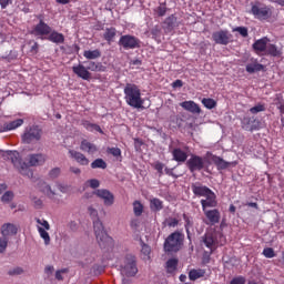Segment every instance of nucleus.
<instances>
[{
  "mask_svg": "<svg viewBox=\"0 0 284 284\" xmlns=\"http://www.w3.org/2000/svg\"><path fill=\"white\" fill-rule=\"evenodd\" d=\"M6 154L14 168L19 170L20 174L28 176V179H32L33 176L32 169L30 168H37L45 163V155L41 153L30 154L28 156V163L21 162V155L17 151H7Z\"/></svg>",
  "mask_w": 284,
  "mask_h": 284,
  "instance_id": "nucleus-1",
  "label": "nucleus"
},
{
  "mask_svg": "<svg viewBox=\"0 0 284 284\" xmlns=\"http://www.w3.org/2000/svg\"><path fill=\"white\" fill-rule=\"evenodd\" d=\"M254 52L260 54V57H283V48L272 43V40L267 37H263L256 40L252 45Z\"/></svg>",
  "mask_w": 284,
  "mask_h": 284,
  "instance_id": "nucleus-2",
  "label": "nucleus"
},
{
  "mask_svg": "<svg viewBox=\"0 0 284 284\" xmlns=\"http://www.w3.org/2000/svg\"><path fill=\"white\" fill-rule=\"evenodd\" d=\"M88 212L90 214V216H92L93 220V230H94V234L97 237V241L100 245V247H108V245H110V243H112V237H110L108 235V233L105 232V230L103 229V223L101 222V220H99V211H97V209L90 206L88 209Z\"/></svg>",
  "mask_w": 284,
  "mask_h": 284,
  "instance_id": "nucleus-3",
  "label": "nucleus"
},
{
  "mask_svg": "<svg viewBox=\"0 0 284 284\" xmlns=\"http://www.w3.org/2000/svg\"><path fill=\"white\" fill-rule=\"evenodd\" d=\"M124 99L131 108H135L136 110L143 108V103L145 100L141 98V89H139L135 84H126L124 88Z\"/></svg>",
  "mask_w": 284,
  "mask_h": 284,
  "instance_id": "nucleus-4",
  "label": "nucleus"
},
{
  "mask_svg": "<svg viewBox=\"0 0 284 284\" xmlns=\"http://www.w3.org/2000/svg\"><path fill=\"white\" fill-rule=\"evenodd\" d=\"M202 243L212 253L216 247H219V245H225V236H223V233L221 232L210 230L202 237Z\"/></svg>",
  "mask_w": 284,
  "mask_h": 284,
  "instance_id": "nucleus-5",
  "label": "nucleus"
},
{
  "mask_svg": "<svg viewBox=\"0 0 284 284\" xmlns=\"http://www.w3.org/2000/svg\"><path fill=\"white\" fill-rule=\"evenodd\" d=\"M181 245H183V235L179 232H174L166 237L164 242V251L179 252Z\"/></svg>",
  "mask_w": 284,
  "mask_h": 284,
  "instance_id": "nucleus-6",
  "label": "nucleus"
},
{
  "mask_svg": "<svg viewBox=\"0 0 284 284\" xmlns=\"http://www.w3.org/2000/svg\"><path fill=\"white\" fill-rule=\"evenodd\" d=\"M138 272L136 258L132 255H128L121 265L122 276H136Z\"/></svg>",
  "mask_w": 284,
  "mask_h": 284,
  "instance_id": "nucleus-7",
  "label": "nucleus"
},
{
  "mask_svg": "<svg viewBox=\"0 0 284 284\" xmlns=\"http://www.w3.org/2000/svg\"><path fill=\"white\" fill-rule=\"evenodd\" d=\"M43 134V131L39 126H29L26 129L22 141L24 143H34L37 141H41V136Z\"/></svg>",
  "mask_w": 284,
  "mask_h": 284,
  "instance_id": "nucleus-8",
  "label": "nucleus"
},
{
  "mask_svg": "<svg viewBox=\"0 0 284 284\" xmlns=\"http://www.w3.org/2000/svg\"><path fill=\"white\" fill-rule=\"evenodd\" d=\"M36 223H37V230L39 232L40 237L43 240L44 245H50V223L48 222V220L44 219H36Z\"/></svg>",
  "mask_w": 284,
  "mask_h": 284,
  "instance_id": "nucleus-9",
  "label": "nucleus"
},
{
  "mask_svg": "<svg viewBox=\"0 0 284 284\" xmlns=\"http://www.w3.org/2000/svg\"><path fill=\"white\" fill-rule=\"evenodd\" d=\"M212 39L217 45H227L232 41V33L227 30L215 31L212 34Z\"/></svg>",
  "mask_w": 284,
  "mask_h": 284,
  "instance_id": "nucleus-10",
  "label": "nucleus"
},
{
  "mask_svg": "<svg viewBox=\"0 0 284 284\" xmlns=\"http://www.w3.org/2000/svg\"><path fill=\"white\" fill-rule=\"evenodd\" d=\"M186 165L190 172H200L205 168V160L199 155H191L187 160Z\"/></svg>",
  "mask_w": 284,
  "mask_h": 284,
  "instance_id": "nucleus-11",
  "label": "nucleus"
},
{
  "mask_svg": "<svg viewBox=\"0 0 284 284\" xmlns=\"http://www.w3.org/2000/svg\"><path fill=\"white\" fill-rule=\"evenodd\" d=\"M252 14L255 17V19H260L261 21L265 19H270L272 16V11L266 6H253L251 9Z\"/></svg>",
  "mask_w": 284,
  "mask_h": 284,
  "instance_id": "nucleus-12",
  "label": "nucleus"
},
{
  "mask_svg": "<svg viewBox=\"0 0 284 284\" xmlns=\"http://www.w3.org/2000/svg\"><path fill=\"white\" fill-rule=\"evenodd\" d=\"M119 43L124 48V50H134L135 48H139V43H141V41L133 36H122Z\"/></svg>",
  "mask_w": 284,
  "mask_h": 284,
  "instance_id": "nucleus-13",
  "label": "nucleus"
},
{
  "mask_svg": "<svg viewBox=\"0 0 284 284\" xmlns=\"http://www.w3.org/2000/svg\"><path fill=\"white\" fill-rule=\"evenodd\" d=\"M94 194L95 196H98V199H101V201H103L106 207L114 205V194H112V192L105 189H99L94 191Z\"/></svg>",
  "mask_w": 284,
  "mask_h": 284,
  "instance_id": "nucleus-14",
  "label": "nucleus"
},
{
  "mask_svg": "<svg viewBox=\"0 0 284 284\" xmlns=\"http://www.w3.org/2000/svg\"><path fill=\"white\" fill-rule=\"evenodd\" d=\"M204 216H206V225H216L221 221V211L219 209L207 210L205 209Z\"/></svg>",
  "mask_w": 284,
  "mask_h": 284,
  "instance_id": "nucleus-15",
  "label": "nucleus"
},
{
  "mask_svg": "<svg viewBox=\"0 0 284 284\" xmlns=\"http://www.w3.org/2000/svg\"><path fill=\"white\" fill-rule=\"evenodd\" d=\"M201 205L203 212H205L207 207H216V205H219V202L216 201V194L213 191H209L204 199L201 200Z\"/></svg>",
  "mask_w": 284,
  "mask_h": 284,
  "instance_id": "nucleus-16",
  "label": "nucleus"
},
{
  "mask_svg": "<svg viewBox=\"0 0 284 284\" xmlns=\"http://www.w3.org/2000/svg\"><path fill=\"white\" fill-rule=\"evenodd\" d=\"M18 232H19V226H17V224L4 223L1 226V234L2 236H4V239H11V236H17Z\"/></svg>",
  "mask_w": 284,
  "mask_h": 284,
  "instance_id": "nucleus-17",
  "label": "nucleus"
},
{
  "mask_svg": "<svg viewBox=\"0 0 284 284\" xmlns=\"http://www.w3.org/2000/svg\"><path fill=\"white\" fill-rule=\"evenodd\" d=\"M73 72L79 77L80 79H83V81H90V78L92 77V73L88 70V67L79 63L77 65L72 67Z\"/></svg>",
  "mask_w": 284,
  "mask_h": 284,
  "instance_id": "nucleus-18",
  "label": "nucleus"
},
{
  "mask_svg": "<svg viewBox=\"0 0 284 284\" xmlns=\"http://www.w3.org/2000/svg\"><path fill=\"white\" fill-rule=\"evenodd\" d=\"M50 32H52V28L43 22V20H40V23L32 30V34L36 37H44V34H50Z\"/></svg>",
  "mask_w": 284,
  "mask_h": 284,
  "instance_id": "nucleus-19",
  "label": "nucleus"
},
{
  "mask_svg": "<svg viewBox=\"0 0 284 284\" xmlns=\"http://www.w3.org/2000/svg\"><path fill=\"white\" fill-rule=\"evenodd\" d=\"M69 156L77 161L79 165H90V160H88L87 156L79 151L69 150Z\"/></svg>",
  "mask_w": 284,
  "mask_h": 284,
  "instance_id": "nucleus-20",
  "label": "nucleus"
},
{
  "mask_svg": "<svg viewBox=\"0 0 284 284\" xmlns=\"http://www.w3.org/2000/svg\"><path fill=\"white\" fill-rule=\"evenodd\" d=\"M180 105L183 108V110H186L192 114H201V106H199V104H196L194 101H184L181 102Z\"/></svg>",
  "mask_w": 284,
  "mask_h": 284,
  "instance_id": "nucleus-21",
  "label": "nucleus"
},
{
  "mask_svg": "<svg viewBox=\"0 0 284 284\" xmlns=\"http://www.w3.org/2000/svg\"><path fill=\"white\" fill-rule=\"evenodd\" d=\"M21 125H23V119L11 121L9 123L3 124L2 129H0V133L17 130V128H21Z\"/></svg>",
  "mask_w": 284,
  "mask_h": 284,
  "instance_id": "nucleus-22",
  "label": "nucleus"
},
{
  "mask_svg": "<svg viewBox=\"0 0 284 284\" xmlns=\"http://www.w3.org/2000/svg\"><path fill=\"white\" fill-rule=\"evenodd\" d=\"M173 161L178 163H185L187 161V152L176 148L172 151Z\"/></svg>",
  "mask_w": 284,
  "mask_h": 284,
  "instance_id": "nucleus-23",
  "label": "nucleus"
},
{
  "mask_svg": "<svg viewBox=\"0 0 284 284\" xmlns=\"http://www.w3.org/2000/svg\"><path fill=\"white\" fill-rule=\"evenodd\" d=\"M80 150H82V152H88V154H94V152H97V145L88 140H82Z\"/></svg>",
  "mask_w": 284,
  "mask_h": 284,
  "instance_id": "nucleus-24",
  "label": "nucleus"
},
{
  "mask_svg": "<svg viewBox=\"0 0 284 284\" xmlns=\"http://www.w3.org/2000/svg\"><path fill=\"white\" fill-rule=\"evenodd\" d=\"M192 192L195 194V196H205L209 192H212L210 187L203 186L201 184H193L192 185Z\"/></svg>",
  "mask_w": 284,
  "mask_h": 284,
  "instance_id": "nucleus-25",
  "label": "nucleus"
},
{
  "mask_svg": "<svg viewBox=\"0 0 284 284\" xmlns=\"http://www.w3.org/2000/svg\"><path fill=\"white\" fill-rule=\"evenodd\" d=\"M205 276V270L203 268H193L189 272L190 281H199V278H203Z\"/></svg>",
  "mask_w": 284,
  "mask_h": 284,
  "instance_id": "nucleus-26",
  "label": "nucleus"
},
{
  "mask_svg": "<svg viewBox=\"0 0 284 284\" xmlns=\"http://www.w3.org/2000/svg\"><path fill=\"white\" fill-rule=\"evenodd\" d=\"M40 190L42 193L45 194V196H48V199H51V201H54V196H57V193L52 190L50 184L42 183L40 186Z\"/></svg>",
  "mask_w": 284,
  "mask_h": 284,
  "instance_id": "nucleus-27",
  "label": "nucleus"
},
{
  "mask_svg": "<svg viewBox=\"0 0 284 284\" xmlns=\"http://www.w3.org/2000/svg\"><path fill=\"white\" fill-rule=\"evenodd\" d=\"M212 161L216 165L217 170H226V168L230 166V162H226L221 156L213 155Z\"/></svg>",
  "mask_w": 284,
  "mask_h": 284,
  "instance_id": "nucleus-28",
  "label": "nucleus"
},
{
  "mask_svg": "<svg viewBox=\"0 0 284 284\" xmlns=\"http://www.w3.org/2000/svg\"><path fill=\"white\" fill-rule=\"evenodd\" d=\"M88 71L90 72H105V67H103V64H101V62H93L90 61L88 62L87 65Z\"/></svg>",
  "mask_w": 284,
  "mask_h": 284,
  "instance_id": "nucleus-29",
  "label": "nucleus"
},
{
  "mask_svg": "<svg viewBox=\"0 0 284 284\" xmlns=\"http://www.w3.org/2000/svg\"><path fill=\"white\" fill-rule=\"evenodd\" d=\"M52 43H63L65 41V37H63V33L59 32H51L48 38Z\"/></svg>",
  "mask_w": 284,
  "mask_h": 284,
  "instance_id": "nucleus-30",
  "label": "nucleus"
},
{
  "mask_svg": "<svg viewBox=\"0 0 284 284\" xmlns=\"http://www.w3.org/2000/svg\"><path fill=\"white\" fill-rule=\"evenodd\" d=\"M263 70V64L258 62H252L246 65V72L254 74V72H261Z\"/></svg>",
  "mask_w": 284,
  "mask_h": 284,
  "instance_id": "nucleus-31",
  "label": "nucleus"
},
{
  "mask_svg": "<svg viewBox=\"0 0 284 284\" xmlns=\"http://www.w3.org/2000/svg\"><path fill=\"white\" fill-rule=\"evenodd\" d=\"M179 265V260L171 258L166 262V271L169 274H174L176 272V267Z\"/></svg>",
  "mask_w": 284,
  "mask_h": 284,
  "instance_id": "nucleus-32",
  "label": "nucleus"
},
{
  "mask_svg": "<svg viewBox=\"0 0 284 284\" xmlns=\"http://www.w3.org/2000/svg\"><path fill=\"white\" fill-rule=\"evenodd\" d=\"M83 57L89 60L99 59L101 57V51L99 49L95 50H87L83 53Z\"/></svg>",
  "mask_w": 284,
  "mask_h": 284,
  "instance_id": "nucleus-33",
  "label": "nucleus"
},
{
  "mask_svg": "<svg viewBox=\"0 0 284 284\" xmlns=\"http://www.w3.org/2000/svg\"><path fill=\"white\" fill-rule=\"evenodd\" d=\"M83 126L89 132H100V134H103V130H101V126H99L98 124H93V123L85 121V122H83Z\"/></svg>",
  "mask_w": 284,
  "mask_h": 284,
  "instance_id": "nucleus-34",
  "label": "nucleus"
},
{
  "mask_svg": "<svg viewBox=\"0 0 284 284\" xmlns=\"http://www.w3.org/2000/svg\"><path fill=\"white\" fill-rule=\"evenodd\" d=\"M83 126L89 132H100V134H103V130H101V126H99L98 124H93V123L85 121V122H83Z\"/></svg>",
  "mask_w": 284,
  "mask_h": 284,
  "instance_id": "nucleus-35",
  "label": "nucleus"
},
{
  "mask_svg": "<svg viewBox=\"0 0 284 284\" xmlns=\"http://www.w3.org/2000/svg\"><path fill=\"white\" fill-rule=\"evenodd\" d=\"M164 26H166L168 30H174L176 28V17L171 14L164 21Z\"/></svg>",
  "mask_w": 284,
  "mask_h": 284,
  "instance_id": "nucleus-36",
  "label": "nucleus"
},
{
  "mask_svg": "<svg viewBox=\"0 0 284 284\" xmlns=\"http://www.w3.org/2000/svg\"><path fill=\"white\" fill-rule=\"evenodd\" d=\"M150 207L154 212H160V210H163V202L159 199H152L150 202Z\"/></svg>",
  "mask_w": 284,
  "mask_h": 284,
  "instance_id": "nucleus-37",
  "label": "nucleus"
},
{
  "mask_svg": "<svg viewBox=\"0 0 284 284\" xmlns=\"http://www.w3.org/2000/svg\"><path fill=\"white\" fill-rule=\"evenodd\" d=\"M91 168L92 170H105V168H108V163H105L103 159H97L91 163Z\"/></svg>",
  "mask_w": 284,
  "mask_h": 284,
  "instance_id": "nucleus-38",
  "label": "nucleus"
},
{
  "mask_svg": "<svg viewBox=\"0 0 284 284\" xmlns=\"http://www.w3.org/2000/svg\"><path fill=\"white\" fill-rule=\"evenodd\" d=\"M115 37H116V29H114V28L105 29V32H104L105 41H108L110 43V41H112V39H114Z\"/></svg>",
  "mask_w": 284,
  "mask_h": 284,
  "instance_id": "nucleus-39",
  "label": "nucleus"
},
{
  "mask_svg": "<svg viewBox=\"0 0 284 284\" xmlns=\"http://www.w3.org/2000/svg\"><path fill=\"white\" fill-rule=\"evenodd\" d=\"M202 105H204V108H206L207 110H214V108H216V102L214 101V99L204 98L202 99Z\"/></svg>",
  "mask_w": 284,
  "mask_h": 284,
  "instance_id": "nucleus-40",
  "label": "nucleus"
},
{
  "mask_svg": "<svg viewBox=\"0 0 284 284\" xmlns=\"http://www.w3.org/2000/svg\"><path fill=\"white\" fill-rule=\"evenodd\" d=\"M133 212L136 216H141V214H143V205L140 201L133 202Z\"/></svg>",
  "mask_w": 284,
  "mask_h": 284,
  "instance_id": "nucleus-41",
  "label": "nucleus"
},
{
  "mask_svg": "<svg viewBox=\"0 0 284 284\" xmlns=\"http://www.w3.org/2000/svg\"><path fill=\"white\" fill-rule=\"evenodd\" d=\"M141 252L144 256V260L145 261H150V254L152 252V248L150 247V245L148 244H142V248H141Z\"/></svg>",
  "mask_w": 284,
  "mask_h": 284,
  "instance_id": "nucleus-42",
  "label": "nucleus"
},
{
  "mask_svg": "<svg viewBox=\"0 0 284 284\" xmlns=\"http://www.w3.org/2000/svg\"><path fill=\"white\" fill-rule=\"evenodd\" d=\"M10 239L1 236L0 237V254H4L6 250H8V243Z\"/></svg>",
  "mask_w": 284,
  "mask_h": 284,
  "instance_id": "nucleus-43",
  "label": "nucleus"
},
{
  "mask_svg": "<svg viewBox=\"0 0 284 284\" xmlns=\"http://www.w3.org/2000/svg\"><path fill=\"white\" fill-rule=\"evenodd\" d=\"M12 199H14V193H12V191H7L2 195L1 201H2V203H10V201H12Z\"/></svg>",
  "mask_w": 284,
  "mask_h": 284,
  "instance_id": "nucleus-44",
  "label": "nucleus"
},
{
  "mask_svg": "<svg viewBox=\"0 0 284 284\" xmlns=\"http://www.w3.org/2000/svg\"><path fill=\"white\" fill-rule=\"evenodd\" d=\"M154 12L158 14V17H165V12H168V7H165V4H160L158 8H155Z\"/></svg>",
  "mask_w": 284,
  "mask_h": 284,
  "instance_id": "nucleus-45",
  "label": "nucleus"
},
{
  "mask_svg": "<svg viewBox=\"0 0 284 284\" xmlns=\"http://www.w3.org/2000/svg\"><path fill=\"white\" fill-rule=\"evenodd\" d=\"M263 256H265V258H274V256H276V254L274 253V248L272 247L264 248Z\"/></svg>",
  "mask_w": 284,
  "mask_h": 284,
  "instance_id": "nucleus-46",
  "label": "nucleus"
},
{
  "mask_svg": "<svg viewBox=\"0 0 284 284\" xmlns=\"http://www.w3.org/2000/svg\"><path fill=\"white\" fill-rule=\"evenodd\" d=\"M251 114H258V112H265V105L264 104H257L250 109Z\"/></svg>",
  "mask_w": 284,
  "mask_h": 284,
  "instance_id": "nucleus-47",
  "label": "nucleus"
},
{
  "mask_svg": "<svg viewBox=\"0 0 284 284\" xmlns=\"http://www.w3.org/2000/svg\"><path fill=\"white\" fill-rule=\"evenodd\" d=\"M87 185L91 186L92 190H97V187H99V185H101V182H99V180L97 179H91L87 181Z\"/></svg>",
  "mask_w": 284,
  "mask_h": 284,
  "instance_id": "nucleus-48",
  "label": "nucleus"
},
{
  "mask_svg": "<svg viewBox=\"0 0 284 284\" xmlns=\"http://www.w3.org/2000/svg\"><path fill=\"white\" fill-rule=\"evenodd\" d=\"M60 174H61V169H59V168H54V169H52V170L49 172V176H50L51 179H58V178L60 176Z\"/></svg>",
  "mask_w": 284,
  "mask_h": 284,
  "instance_id": "nucleus-49",
  "label": "nucleus"
},
{
  "mask_svg": "<svg viewBox=\"0 0 284 284\" xmlns=\"http://www.w3.org/2000/svg\"><path fill=\"white\" fill-rule=\"evenodd\" d=\"M154 170H156V172H159V174H163V170H165V164L161 163V162H155L153 164Z\"/></svg>",
  "mask_w": 284,
  "mask_h": 284,
  "instance_id": "nucleus-50",
  "label": "nucleus"
},
{
  "mask_svg": "<svg viewBox=\"0 0 284 284\" xmlns=\"http://www.w3.org/2000/svg\"><path fill=\"white\" fill-rule=\"evenodd\" d=\"M233 32H239L241 34V37H247V28H245V27L234 28Z\"/></svg>",
  "mask_w": 284,
  "mask_h": 284,
  "instance_id": "nucleus-51",
  "label": "nucleus"
},
{
  "mask_svg": "<svg viewBox=\"0 0 284 284\" xmlns=\"http://www.w3.org/2000/svg\"><path fill=\"white\" fill-rule=\"evenodd\" d=\"M108 153L112 154V156H121V149H119V148H109Z\"/></svg>",
  "mask_w": 284,
  "mask_h": 284,
  "instance_id": "nucleus-52",
  "label": "nucleus"
},
{
  "mask_svg": "<svg viewBox=\"0 0 284 284\" xmlns=\"http://www.w3.org/2000/svg\"><path fill=\"white\" fill-rule=\"evenodd\" d=\"M68 270L62 268L55 272V278L57 281H63V274H67Z\"/></svg>",
  "mask_w": 284,
  "mask_h": 284,
  "instance_id": "nucleus-53",
  "label": "nucleus"
},
{
  "mask_svg": "<svg viewBox=\"0 0 284 284\" xmlns=\"http://www.w3.org/2000/svg\"><path fill=\"white\" fill-rule=\"evenodd\" d=\"M44 274L48 276V278H50V276H52V274H54V266H52V265L45 266Z\"/></svg>",
  "mask_w": 284,
  "mask_h": 284,
  "instance_id": "nucleus-54",
  "label": "nucleus"
},
{
  "mask_svg": "<svg viewBox=\"0 0 284 284\" xmlns=\"http://www.w3.org/2000/svg\"><path fill=\"white\" fill-rule=\"evenodd\" d=\"M231 284H245V277H243V276L234 277L231 281Z\"/></svg>",
  "mask_w": 284,
  "mask_h": 284,
  "instance_id": "nucleus-55",
  "label": "nucleus"
},
{
  "mask_svg": "<svg viewBox=\"0 0 284 284\" xmlns=\"http://www.w3.org/2000/svg\"><path fill=\"white\" fill-rule=\"evenodd\" d=\"M169 227H176L179 225V220L171 217L166 221Z\"/></svg>",
  "mask_w": 284,
  "mask_h": 284,
  "instance_id": "nucleus-56",
  "label": "nucleus"
},
{
  "mask_svg": "<svg viewBox=\"0 0 284 284\" xmlns=\"http://www.w3.org/2000/svg\"><path fill=\"white\" fill-rule=\"evenodd\" d=\"M9 274H11L12 276L19 275V274H23V268H21V267H16V268L9 271Z\"/></svg>",
  "mask_w": 284,
  "mask_h": 284,
  "instance_id": "nucleus-57",
  "label": "nucleus"
},
{
  "mask_svg": "<svg viewBox=\"0 0 284 284\" xmlns=\"http://www.w3.org/2000/svg\"><path fill=\"white\" fill-rule=\"evenodd\" d=\"M10 3H12V0H0V6L2 10H6V8L10 6Z\"/></svg>",
  "mask_w": 284,
  "mask_h": 284,
  "instance_id": "nucleus-58",
  "label": "nucleus"
},
{
  "mask_svg": "<svg viewBox=\"0 0 284 284\" xmlns=\"http://www.w3.org/2000/svg\"><path fill=\"white\" fill-rule=\"evenodd\" d=\"M172 85L173 88H183V81L175 80Z\"/></svg>",
  "mask_w": 284,
  "mask_h": 284,
  "instance_id": "nucleus-59",
  "label": "nucleus"
},
{
  "mask_svg": "<svg viewBox=\"0 0 284 284\" xmlns=\"http://www.w3.org/2000/svg\"><path fill=\"white\" fill-rule=\"evenodd\" d=\"M70 172H72L73 174H81V169L77 166H71Z\"/></svg>",
  "mask_w": 284,
  "mask_h": 284,
  "instance_id": "nucleus-60",
  "label": "nucleus"
},
{
  "mask_svg": "<svg viewBox=\"0 0 284 284\" xmlns=\"http://www.w3.org/2000/svg\"><path fill=\"white\" fill-rule=\"evenodd\" d=\"M131 227H132L133 230H136V227H139V220H132V221H131Z\"/></svg>",
  "mask_w": 284,
  "mask_h": 284,
  "instance_id": "nucleus-61",
  "label": "nucleus"
},
{
  "mask_svg": "<svg viewBox=\"0 0 284 284\" xmlns=\"http://www.w3.org/2000/svg\"><path fill=\"white\" fill-rule=\"evenodd\" d=\"M34 205H36V207H43V201H41V200H36V201H34Z\"/></svg>",
  "mask_w": 284,
  "mask_h": 284,
  "instance_id": "nucleus-62",
  "label": "nucleus"
},
{
  "mask_svg": "<svg viewBox=\"0 0 284 284\" xmlns=\"http://www.w3.org/2000/svg\"><path fill=\"white\" fill-rule=\"evenodd\" d=\"M6 190H8V186L3 183L0 184V194H3V192H6Z\"/></svg>",
  "mask_w": 284,
  "mask_h": 284,
  "instance_id": "nucleus-63",
  "label": "nucleus"
},
{
  "mask_svg": "<svg viewBox=\"0 0 284 284\" xmlns=\"http://www.w3.org/2000/svg\"><path fill=\"white\" fill-rule=\"evenodd\" d=\"M277 109L280 110L281 114H284V104H280Z\"/></svg>",
  "mask_w": 284,
  "mask_h": 284,
  "instance_id": "nucleus-64",
  "label": "nucleus"
}]
</instances>
